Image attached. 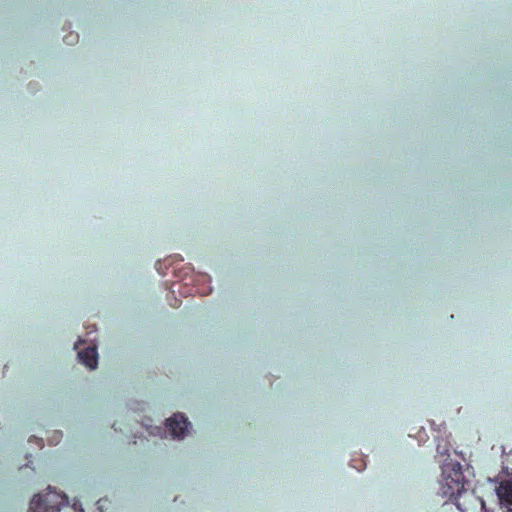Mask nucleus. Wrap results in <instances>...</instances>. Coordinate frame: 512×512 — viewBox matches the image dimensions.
I'll use <instances>...</instances> for the list:
<instances>
[{
	"mask_svg": "<svg viewBox=\"0 0 512 512\" xmlns=\"http://www.w3.org/2000/svg\"><path fill=\"white\" fill-rule=\"evenodd\" d=\"M497 493L502 501L512 505V483H502L498 487Z\"/></svg>",
	"mask_w": 512,
	"mask_h": 512,
	"instance_id": "39448f33",
	"label": "nucleus"
},
{
	"mask_svg": "<svg viewBox=\"0 0 512 512\" xmlns=\"http://www.w3.org/2000/svg\"><path fill=\"white\" fill-rule=\"evenodd\" d=\"M29 512H84L81 503L69 504L65 494L52 491L48 487L47 492L35 495L29 506Z\"/></svg>",
	"mask_w": 512,
	"mask_h": 512,
	"instance_id": "f257e3e1",
	"label": "nucleus"
},
{
	"mask_svg": "<svg viewBox=\"0 0 512 512\" xmlns=\"http://www.w3.org/2000/svg\"><path fill=\"white\" fill-rule=\"evenodd\" d=\"M78 358L89 369H95L98 364V353L96 347H87L78 353Z\"/></svg>",
	"mask_w": 512,
	"mask_h": 512,
	"instance_id": "20e7f679",
	"label": "nucleus"
},
{
	"mask_svg": "<svg viewBox=\"0 0 512 512\" xmlns=\"http://www.w3.org/2000/svg\"><path fill=\"white\" fill-rule=\"evenodd\" d=\"M190 423L188 419L180 413L166 420V427L173 438H183L188 431Z\"/></svg>",
	"mask_w": 512,
	"mask_h": 512,
	"instance_id": "7ed1b4c3",
	"label": "nucleus"
},
{
	"mask_svg": "<svg viewBox=\"0 0 512 512\" xmlns=\"http://www.w3.org/2000/svg\"><path fill=\"white\" fill-rule=\"evenodd\" d=\"M78 38L79 36L77 33L70 32L69 34L65 35L64 42H66L67 44H73L78 41Z\"/></svg>",
	"mask_w": 512,
	"mask_h": 512,
	"instance_id": "423d86ee",
	"label": "nucleus"
},
{
	"mask_svg": "<svg viewBox=\"0 0 512 512\" xmlns=\"http://www.w3.org/2000/svg\"><path fill=\"white\" fill-rule=\"evenodd\" d=\"M439 494L446 498L447 501L454 503L461 512H464V508L459 500L462 496L467 495V491L465 489L464 475L459 466L457 468L453 467L450 470H443Z\"/></svg>",
	"mask_w": 512,
	"mask_h": 512,
	"instance_id": "f03ea898",
	"label": "nucleus"
}]
</instances>
